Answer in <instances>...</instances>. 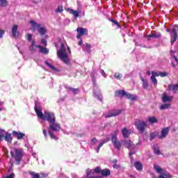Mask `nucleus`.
<instances>
[{"label":"nucleus","instance_id":"1","mask_svg":"<svg viewBox=\"0 0 178 178\" xmlns=\"http://www.w3.org/2000/svg\"><path fill=\"white\" fill-rule=\"evenodd\" d=\"M42 120H47L50 124L49 129L52 130V131H59L60 130V124L56 123V117H55V113L52 112H44V115Z\"/></svg>","mask_w":178,"mask_h":178},{"label":"nucleus","instance_id":"2","mask_svg":"<svg viewBox=\"0 0 178 178\" xmlns=\"http://www.w3.org/2000/svg\"><path fill=\"white\" fill-rule=\"evenodd\" d=\"M10 156L13 159H15L16 165H20V163H22L23 156H24V152H23V149L15 147L13 150L10 151Z\"/></svg>","mask_w":178,"mask_h":178},{"label":"nucleus","instance_id":"3","mask_svg":"<svg viewBox=\"0 0 178 178\" xmlns=\"http://www.w3.org/2000/svg\"><path fill=\"white\" fill-rule=\"evenodd\" d=\"M57 55L60 60L64 62V63H66V65H69V63H70L69 54L66 52V47L65 46V44L61 43L60 50L57 51Z\"/></svg>","mask_w":178,"mask_h":178},{"label":"nucleus","instance_id":"4","mask_svg":"<svg viewBox=\"0 0 178 178\" xmlns=\"http://www.w3.org/2000/svg\"><path fill=\"white\" fill-rule=\"evenodd\" d=\"M115 97H126L127 99H130V101H136L137 96L134 95H131V93L127 92L124 90H116L114 93Z\"/></svg>","mask_w":178,"mask_h":178},{"label":"nucleus","instance_id":"5","mask_svg":"<svg viewBox=\"0 0 178 178\" xmlns=\"http://www.w3.org/2000/svg\"><path fill=\"white\" fill-rule=\"evenodd\" d=\"M31 24H32V30L33 31H35V30H38V32L40 35H45L47 34V29L44 27H41L40 24H37L35 21L31 20L30 21Z\"/></svg>","mask_w":178,"mask_h":178},{"label":"nucleus","instance_id":"6","mask_svg":"<svg viewBox=\"0 0 178 178\" xmlns=\"http://www.w3.org/2000/svg\"><path fill=\"white\" fill-rule=\"evenodd\" d=\"M119 131H114V135L112 136L111 141L113 143V145L114 148L116 149H120L122 148V145H123V142L122 140L118 141V134Z\"/></svg>","mask_w":178,"mask_h":178},{"label":"nucleus","instance_id":"7","mask_svg":"<svg viewBox=\"0 0 178 178\" xmlns=\"http://www.w3.org/2000/svg\"><path fill=\"white\" fill-rule=\"evenodd\" d=\"M76 32L78 34L76 35V38L80 40L83 35H88V29L83 27H78L76 29Z\"/></svg>","mask_w":178,"mask_h":178},{"label":"nucleus","instance_id":"8","mask_svg":"<svg viewBox=\"0 0 178 178\" xmlns=\"http://www.w3.org/2000/svg\"><path fill=\"white\" fill-rule=\"evenodd\" d=\"M122 145L125 147V148H127L128 149H136V145L131 140H122Z\"/></svg>","mask_w":178,"mask_h":178},{"label":"nucleus","instance_id":"9","mask_svg":"<svg viewBox=\"0 0 178 178\" xmlns=\"http://www.w3.org/2000/svg\"><path fill=\"white\" fill-rule=\"evenodd\" d=\"M136 129L140 131V133H144L145 127H147V122L144 121H138L136 122Z\"/></svg>","mask_w":178,"mask_h":178},{"label":"nucleus","instance_id":"10","mask_svg":"<svg viewBox=\"0 0 178 178\" xmlns=\"http://www.w3.org/2000/svg\"><path fill=\"white\" fill-rule=\"evenodd\" d=\"M177 40V31L176 29H173L170 31V42L171 44H175Z\"/></svg>","mask_w":178,"mask_h":178},{"label":"nucleus","instance_id":"11","mask_svg":"<svg viewBox=\"0 0 178 178\" xmlns=\"http://www.w3.org/2000/svg\"><path fill=\"white\" fill-rule=\"evenodd\" d=\"M121 133L124 138H129L130 137V134H131V130L127 129V127H124L122 128Z\"/></svg>","mask_w":178,"mask_h":178},{"label":"nucleus","instance_id":"12","mask_svg":"<svg viewBox=\"0 0 178 178\" xmlns=\"http://www.w3.org/2000/svg\"><path fill=\"white\" fill-rule=\"evenodd\" d=\"M120 113H122V110H113L112 112L106 115L105 118H113L115 116H119Z\"/></svg>","mask_w":178,"mask_h":178},{"label":"nucleus","instance_id":"13","mask_svg":"<svg viewBox=\"0 0 178 178\" xmlns=\"http://www.w3.org/2000/svg\"><path fill=\"white\" fill-rule=\"evenodd\" d=\"M168 134H169V127L163 128L161 130V135L159 136V138L160 140H162L163 138H166V136H168Z\"/></svg>","mask_w":178,"mask_h":178},{"label":"nucleus","instance_id":"14","mask_svg":"<svg viewBox=\"0 0 178 178\" xmlns=\"http://www.w3.org/2000/svg\"><path fill=\"white\" fill-rule=\"evenodd\" d=\"M17 29H19V26L16 24L13 25L12 28V34L14 38H18L19 35H20V33H19Z\"/></svg>","mask_w":178,"mask_h":178},{"label":"nucleus","instance_id":"15","mask_svg":"<svg viewBox=\"0 0 178 178\" xmlns=\"http://www.w3.org/2000/svg\"><path fill=\"white\" fill-rule=\"evenodd\" d=\"M173 97L172 96H168L166 92L162 94V102L165 104L166 102H172Z\"/></svg>","mask_w":178,"mask_h":178},{"label":"nucleus","instance_id":"16","mask_svg":"<svg viewBox=\"0 0 178 178\" xmlns=\"http://www.w3.org/2000/svg\"><path fill=\"white\" fill-rule=\"evenodd\" d=\"M65 10L68 12L70 15H73L75 19H77V17H79V15H80V13L79 11L74 10L72 8H65Z\"/></svg>","mask_w":178,"mask_h":178},{"label":"nucleus","instance_id":"17","mask_svg":"<svg viewBox=\"0 0 178 178\" xmlns=\"http://www.w3.org/2000/svg\"><path fill=\"white\" fill-rule=\"evenodd\" d=\"M34 109L38 118H40L42 120V119L44 118V114L42 113V111H41V108H40L39 107L35 106Z\"/></svg>","mask_w":178,"mask_h":178},{"label":"nucleus","instance_id":"18","mask_svg":"<svg viewBox=\"0 0 178 178\" xmlns=\"http://www.w3.org/2000/svg\"><path fill=\"white\" fill-rule=\"evenodd\" d=\"M13 134L14 137H16V138H17V140H22V138H23V137L26 136V134H24V133L17 132L16 131H13Z\"/></svg>","mask_w":178,"mask_h":178},{"label":"nucleus","instance_id":"19","mask_svg":"<svg viewBox=\"0 0 178 178\" xmlns=\"http://www.w3.org/2000/svg\"><path fill=\"white\" fill-rule=\"evenodd\" d=\"M92 47L91 46L90 44L86 43L85 44H83L82 46V49L85 52H87L88 54H90L91 52V48Z\"/></svg>","mask_w":178,"mask_h":178},{"label":"nucleus","instance_id":"20","mask_svg":"<svg viewBox=\"0 0 178 178\" xmlns=\"http://www.w3.org/2000/svg\"><path fill=\"white\" fill-rule=\"evenodd\" d=\"M38 48L39 49V52L41 54H45L46 55H48L49 54V50L47 47H44L41 45H38Z\"/></svg>","mask_w":178,"mask_h":178},{"label":"nucleus","instance_id":"21","mask_svg":"<svg viewBox=\"0 0 178 178\" xmlns=\"http://www.w3.org/2000/svg\"><path fill=\"white\" fill-rule=\"evenodd\" d=\"M36 48H38V45H35V40H32L31 41V44L29 47V51L31 52H35Z\"/></svg>","mask_w":178,"mask_h":178},{"label":"nucleus","instance_id":"22","mask_svg":"<svg viewBox=\"0 0 178 178\" xmlns=\"http://www.w3.org/2000/svg\"><path fill=\"white\" fill-rule=\"evenodd\" d=\"M169 91H172L173 92H177L178 90V84H171L168 86Z\"/></svg>","mask_w":178,"mask_h":178},{"label":"nucleus","instance_id":"23","mask_svg":"<svg viewBox=\"0 0 178 178\" xmlns=\"http://www.w3.org/2000/svg\"><path fill=\"white\" fill-rule=\"evenodd\" d=\"M102 176L103 177H108V176H111V170L109 169H103L102 170Z\"/></svg>","mask_w":178,"mask_h":178},{"label":"nucleus","instance_id":"24","mask_svg":"<svg viewBox=\"0 0 178 178\" xmlns=\"http://www.w3.org/2000/svg\"><path fill=\"white\" fill-rule=\"evenodd\" d=\"M134 166L136 169L139 170V172H141V170H143V164L140 161L135 162Z\"/></svg>","mask_w":178,"mask_h":178},{"label":"nucleus","instance_id":"25","mask_svg":"<svg viewBox=\"0 0 178 178\" xmlns=\"http://www.w3.org/2000/svg\"><path fill=\"white\" fill-rule=\"evenodd\" d=\"M148 122L150 124H154V123H158V119L155 116L149 117Z\"/></svg>","mask_w":178,"mask_h":178},{"label":"nucleus","instance_id":"26","mask_svg":"<svg viewBox=\"0 0 178 178\" xmlns=\"http://www.w3.org/2000/svg\"><path fill=\"white\" fill-rule=\"evenodd\" d=\"M4 138L6 141H7V143H12V140H13V138H12L10 134L8 132L6 133V136H4Z\"/></svg>","mask_w":178,"mask_h":178},{"label":"nucleus","instance_id":"27","mask_svg":"<svg viewBox=\"0 0 178 178\" xmlns=\"http://www.w3.org/2000/svg\"><path fill=\"white\" fill-rule=\"evenodd\" d=\"M159 178H172V175H170L168 172H162L161 175H159Z\"/></svg>","mask_w":178,"mask_h":178},{"label":"nucleus","instance_id":"28","mask_svg":"<svg viewBox=\"0 0 178 178\" xmlns=\"http://www.w3.org/2000/svg\"><path fill=\"white\" fill-rule=\"evenodd\" d=\"M108 143V140H102L100 141V143L99 144V145L97 146V149H96V152L98 153L99 152V149H101V147H102V145H104V144Z\"/></svg>","mask_w":178,"mask_h":178},{"label":"nucleus","instance_id":"29","mask_svg":"<svg viewBox=\"0 0 178 178\" xmlns=\"http://www.w3.org/2000/svg\"><path fill=\"white\" fill-rule=\"evenodd\" d=\"M153 151L156 155H161V151L159 150V147L158 145L153 146Z\"/></svg>","mask_w":178,"mask_h":178},{"label":"nucleus","instance_id":"30","mask_svg":"<svg viewBox=\"0 0 178 178\" xmlns=\"http://www.w3.org/2000/svg\"><path fill=\"white\" fill-rule=\"evenodd\" d=\"M170 108V104H164L160 106V110L163 111L165 109H169Z\"/></svg>","mask_w":178,"mask_h":178},{"label":"nucleus","instance_id":"31","mask_svg":"<svg viewBox=\"0 0 178 178\" xmlns=\"http://www.w3.org/2000/svg\"><path fill=\"white\" fill-rule=\"evenodd\" d=\"M6 135V132L3 129H0V141H2Z\"/></svg>","mask_w":178,"mask_h":178},{"label":"nucleus","instance_id":"32","mask_svg":"<svg viewBox=\"0 0 178 178\" xmlns=\"http://www.w3.org/2000/svg\"><path fill=\"white\" fill-rule=\"evenodd\" d=\"M158 132H153L149 134V141H152L155 137H157Z\"/></svg>","mask_w":178,"mask_h":178},{"label":"nucleus","instance_id":"33","mask_svg":"<svg viewBox=\"0 0 178 178\" xmlns=\"http://www.w3.org/2000/svg\"><path fill=\"white\" fill-rule=\"evenodd\" d=\"M140 80L143 81V87L145 88V90H147L148 88V82L144 79V78H140Z\"/></svg>","mask_w":178,"mask_h":178},{"label":"nucleus","instance_id":"34","mask_svg":"<svg viewBox=\"0 0 178 178\" xmlns=\"http://www.w3.org/2000/svg\"><path fill=\"white\" fill-rule=\"evenodd\" d=\"M45 65H47V66L50 67V69H52V70H54V72H58V69L55 67V66L51 65V63H49L48 61L45 62Z\"/></svg>","mask_w":178,"mask_h":178},{"label":"nucleus","instance_id":"35","mask_svg":"<svg viewBox=\"0 0 178 178\" xmlns=\"http://www.w3.org/2000/svg\"><path fill=\"white\" fill-rule=\"evenodd\" d=\"M154 169L158 173H162V172H163V169H162L161 167H159V165H154Z\"/></svg>","mask_w":178,"mask_h":178},{"label":"nucleus","instance_id":"36","mask_svg":"<svg viewBox=\"0 0 178 178\" xmlns=\"http://www.w3.org/2000/svg\"><path fill=\"white\" fill-rule=\"evenodd\" d=\"M48 134H49V136H50V138H51V140H58L55 134L50 130L48 131Z\"/></svg>","mask_w":178,"mask_h":178},{"label":"nucleus","instance_id":"37","mask_svg":"<svg viewBox=\"0 0 178 178\" xmlns=\"http://www.w3.org/2000/svg\"><path fill=\"white\" fill-rule=\"evenodd\" d=\"M55 12L56 13H62L63 12V6H58Z\"/></svg>","mask_w":178,"mask_h":178},{"label":"nucleus","instance_id":"38","mask_svg":"<svg viewBox=\"0 0 178 178\" xmlns=\"http://www.w3.org/2000/svg\"><path fill=\"white\" fill-rule=\"evenodd\" d=\"M68 90H70V91H72L74 94H78L80 91V89L74 88H68Z\"/></svg>","mask_w":178,"mask_h":178},{"label":"nucleus","instance_id":"39","mask_svg":"<svg viewBox=\"0 0 178 178\" xmlns=\"http://www.w3.org/2000/svg\"><path fill=\"white\" fill-rule=\"evenodd\" d=\"M31 176H33V178H40V174L35 173L34 172H29Z\"/></svg>","mask_w":178,"mask_h":178},{"label":"nucleus","instance_id":"40","mask_svg":"<svg viewBox=\"0 0 178 178\" xmlns=\"http://www.w3.org/2000/svg\"><path fill=\"white\" fill-rule=\"evenodd\" d=\"M0 6H8V1L0 0Z\"/></svg>","mask_w":178,"mask_h":178},{"label":"nucleus","instance_id":"41","mask_svg":"<svg viewBox=\"0 0 178 178\" xmlns=\"http://www.w3.org/2000/svg\"><path fill=\"white\" fill-rule=\"evenodd\" d=\"M122 76L123 75L120 73H115L114 74V77H115V79H117V80H120L122 79Z\"/></svg>","mask_w":178,"mask_h":178},{"label":"nucleus","instance_id":"42","mask_svg":"<svg viewBox=\"0 0 178 178\" xmlns=\"http://www.w3.org/2000/svg\"><path fill=\"white\" fill-rule=\"evenodd\" d=\"M151 81L153 83L154 86H156L158 84V80H156V78L154 76H151L150 78Z\"/></svg>","mask_w":178,"mask_h":178},{"label":"nucleus","instance_id":"43","mask_svg":"<svg viewBox=\"0 0 178 178\" xmlns=\"http://www.w3.org/2000/svg\"><path fill=\"white\" fill-rule=\"evenodd\" d=\"M94 172L95 173H97V174H99V173H102V170H101V168L99 167H97L96 168L94 169Z\"/></svg>","mask_w":178,"mask_h":178},{"label":"nucleus","instance_id":"44","mask_svg":"<svg viewBox=\"0 0 178 178\" xmlns=\"http://www.w3.org/2000/svg\"><path fill=\"white\" fill-rule=\"evenodd\" d=\"M110 22H111L112 23H113L114 24H115V26H116L117 27H120V25L119 24V22H118V21H116V20H115V19H110Z\"/></svg>","mask_w":178,"mask_h":178},{"label":"nucleus","instance_id":"45","mask_svg":"<svg viewBox=\"0 0 178 178\" xmlns=\"http://www.w3.org/2000/svg\"><path fill=\"white\" fill-rule=\"evenodd\" d=\"M160 77H166L168 76V72H159Z\"/></svg>","mask_w":178,"mask_h":178},{"label":"nucleus","instance_id":"46","mask_svg":"<svg viewBox=\"0 0 178 178\" xmlns=\"http://www.w3.org/2000/svg\"><path fill=\"white\" fill-rule=\"evenodd\" d=\"M162 37V34L161 33H154V38H161Z\"/></svg>","mask_w":178,"mask_h":178},{"label":"nucleus","instance_id":"47","mask_svg":"<svg viewBox=\"0 0 178 178\" xmlns=\"http://www.w3.org/2000/svg\"><path fill=\"white\" fill-rule=\"evenodd\" d=\"M152 77H159V72H152Z\"/></svg>","mask_w":178,"mask_h":178},{"label":"nucleus","instance_id":"48","mask_svg":"<svg viewBox=\"0 0 178 178\" xmlns=\"http://www.w3.org/2000/svg\"><path fill=\"white\" fill-rule=\"evenodd\" d=\"M147 37V41H149L151 40L150 38H154V33L149 34Z\"/></svg>","mask_w":178,"mask_h":178},{"label":"nucleus","instance_id":"49","mask_svg":"<svg viewBox=\"0 0 178 178\" xmlns=\"http://www.w3.org/2000/svg\"><path fill=\"white\" fill-rule=\"evenodd\" d=\"M33 39V35L30 34V33H28L27 34V40L28 41H31V40Z\"/></svg>","mask_w":178,"mask_h":178},{"label":"nucleus","instance_id":"50","mask_svg":"<svg viewBox=\"0 0 178 178\" xmlns=\"http://www.w3.org/2000/svg\"><path fill=\"white\" fill-rule=\"evenodd\" d=\"M41 42L42 44H43V45H44V47H47V45H48V42H47V40H45V39H42Z\"/></svg>","mask_w":178,"mask_h":178},{"label":"nucleus","instance_id":"51","mask_svg":"<svg viewBox=\"0 0 178 178\" xmlns=\"http://www.w3.org/2000/svg\"><path fill=\"white\" fill-rule=\"evenodd\" d=\"M95 143H97V138H93L91 140V145H95Z\"/></svg>","mask_w":178,"mask_h":178},{"label":"nucleus","instance_id":"52","mask_svg":"<svg viewBox=\"0 0 178 178\" xmlns=\"http://www.w3.org/2000/svg\"><path fill=\"white\" fill-rule=\"evenodd\" d=\"M3 34H5V31L0 29V38H2V37H3Z\"/></svg>","mask_w":178,"mask_h":178},{"label":"nucleus","instance_id":"53","mask_svg":"<svg viewBox=\"0 0 178 178\" xmlns=\"http://www.w3.org/2000/svg\"><path fill=\"white\" fill-rule=\"evenodd\" d=\"M89 173L87 174L86 177H89V178H102V177H97V176H93V177H89Z\"/></svg>","mask_w":178,"mask_h":178},{"label":"nucleus","instance_id":"54","mask_svg":"<svg viewBox=\"0 0 178 178\" xmlns=\"http://www.w3.org/2000/svg\"><path fill=\"white\" fill-rule=\"evenodd\" d=\"M114 169H119V168H120V165H118V164H114L113 165Z\"/></svg>","mask_w":178,"mask_h":178},{"label":"nucleus","instance_id":"55","mask_svg":"<svg viewBox=\"0 0 178 178\" xmlns=\"http://www.w3.org/2000/svg\"><path fill=\"white\" fill-rule=\"evenodd\" d=\"M43 134H44V137H45V138H47V137L48 134L47 133V130L43 129Z\"/></svg>","mask_w":178,"mask_h":178},{"label":"nucleus","instance_id":"56","mask_svg":"<svg viewBox=\"0 0 178 178\" xmlns=\"http://www.w3.org/2000/svg\"><path fill=\"white\" fill-rule=\"evenodd\" d=\"M90 77H91L92 80L95 79V74H90Z\"/></svg>","mask_w":178,"mask_h":178},{"label":"nucleus","instance_id":"57","mask_svg":"<svg viewBox=\"0 0 178 178\" xmlns=\"http://www.w3.org/2000/svg\"><path fill=\"white\" fill-rule=\"evenodd\" d=\"M78 44L80 45V46H81L83 44V40L82 39H81L79 40V42H78Z\"/></svg>","mask_w":178,"mask_h":178},{"label":"nucleus","instance_id":"58","mask_svg":"<svg viewBox=\"0 0 178 178\" xmlns=\"http://www.w3.org/2000/svg\"><path fill=\"white\" fill-rule=\"evenodd\" d=\"M101 74L102 76H105V71L104 70H101Z\"/></svg>","mask_w":178,"mask_h":178},{"label":"nucleus","instance_id":"59","mask_svg":"<svg viewBox=\"0 0 178 178\" xmlns=\"http://www.w3.org/2000/svg\"><path fill=\"white\" fill-rule=\"evenodd\" d=\"M134 154H136V152H130L129 156H131V155H134Z\"/></svg>","mask_w":178,"mask_h":178},{"label":"nucleus","instance_id":"60","mask_svg":"<svg viewBox=\"0 0 178 178\" xmlns=\"http://www.w3.org/2000/svg\"><path fill=\"white\" fill-rule=\"evenodd\" d=\"M173 58H174L175 60H176V62H177V63H178V58H177V57H176V56H174Z\"/></svg>","mask_w":178,"mask_h":178},{"label":"nucleus","instance_id":"61","mask_svg":"<svg viewBox=\"0 0 178 178\" xmlns=\"http://www.w3.org/2000/svg\"><path fill=\"white\" fill-rule=\"evenodd\" d=\"M92 81L93 83V84H95L97 83V79H92Z\"/></svg>","mask_w":178,"mask_h":178},{"label":"nucleus","instance_id":"62","mask_svg":"<svg viewBox=\"0 0 178 178\" xmlns=\"http://www.w3.org/2000/svg\"><path fill=\"white\" fill-rule=\"evenodd\" d=\"M113 163H115V164L118 163V160L117 159L113 160Z\"/></svg>","mask_w":178,"mask_h":178},{"label":"nucleus","instance_id":"63","mask_svg":"<svg viewBox=\"0 0 178 178\" xmlns=\"http://www.w3.org/2000/svg\"><path fill=\"white\" fill-rule=\"evenodd\" d=\"M129 177H131V178H136V177L134 176V175H129Z\"/></svg>","mask_w":178,"mask_h":178},{"label":"nucleus","instance_id":"64","mask_svg":"<svg viewBox=\"0 0 178 178\" xmlns=\"http://www.w3.org/2000/svg\"><path fill=\"white\" fill-rule=\"evenodd\" d=\"M136 145H141V143L139 142V143H136Z\"/></svg>","mask_w":178,"mask_h":178}]
</instances>
